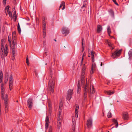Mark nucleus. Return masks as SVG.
<instances>
[{"label": "nucleus", "instance_id": "nucleus-27", "mask_svg": "<svg viewBox=\"0 0 132 132\" xmlns=\"http://www.w3.org/2000/svg\"><path fill=\"white\" fill-rule=\"evenodd\" d=\"M48 106L49 107V112L50 114H51V113L52 112V107L51 105H50V104H48Z\"/></svg>", "mask_w": 132, "mask_h": 132}, {"label": "nucleus", "instance_id": "nucleus-35", "mask_svg": "<svg viewBox=\"0 0 132 132\" xmlns=\"http://www.w3.org/2000/svg\"><path fill=\"white\" fill-rule=\"evenodd\" d=\"M8 78H9V76L8 75H7L6 76V78L5 80H4V82L5 83H6L7 82V81L8 79Z\"/></svg>", "mask_w": 132, "mask_h": 132}, {"label": "nucleus", "instance_id": "nucleus-58", "mask_svg": "<svg viewBox=\"0 0 132 132\" xmlns=\"http://www.w3.org/2000/svg\"><path fill=\"white\" fill-rule=\"evenodd\" d=\"M9 6V8L10 6L9 5L7 6L5 8V10H6L7 9V10H8V7H7Z\"/></svg>", "mask_w": 132, "mask_h": 132}, {"label": "nucleus", "instance_id": "nucleus-53", "mask_svg": "<svg viewBox=\"0 0 132 132\" xmlns=\"http://www.w3.org/2000/svg\"><path fill=\"white\" fill-rule=\"evenodd\" d=\"M4 87L3 86H2V87H1V91H4Z\"/></svg>", "mask_w": 132, "mask_h": 132}, {"label": "nucleus", "instance_id": "nucleus-52", "mask_svg": "<svg viewBox=\"0 0 132 132\" xmlns=\"http://www.w3.org/2000/svg\"><path fill=\"white\" fill-rule=\"evenodd\" d=\"M48 132H52V130L51 127L49 128Z\"/></svg>", "mask_w": 132, "mask_h": 132}, {"label": "nucleus", "instance_id": "nucleus-21", "mask_svg": "<svg viewBox=\"0 0 132 132\" xmlns=\"http://www.w3.org/2000/svg\"><path fill=\"white\" fill-rule=\"evenodd\" d=\"M105 93H107L108 94V95H110L113 94L114 92L113 91H111V90H109L108 91H105Z\"/></svg>", "mask_w": 132, "mask_h": 132}, {"label": "nucleus", "instance_id": "nucleus-62", "mask_svg": "<svg viewBox=\"0 0 132 132\" xmlns=\"http://www.w3.org/2000/svg\"><path fill=\"white\" fill-rule=\"evenodd\" d=\"M61 112H60V111H59V116H60V115H61Z\"/></svg>", "mask_w": 132, "mask_h": 132}, {"label": "nucleus", "instance_id": "nucleus-11", "mask_svg": "<svg viewBox=\"0 0 132 132\" xmlns=\"http://www.w3.org/2000/svg\"><path fill=\"white\" fill-rule=\"evenodd\" d=\"M62 33L63 34H65V36L69 33V30L68 28L65 27H63L62 29Z\"/></svg>", "mask_w": 132, "mask_h": 132}, {"label": "nucleus", "instance_id": "nucleus-63", "mask_svg": "<svg viewBox=\"0 0 132 132\" xmlns=\"http://www.w3.org/2000/svg\"><path fill=\"white\" fill-rule=\"evenodd\" d=\"M83 60H84L83 55H82L81 61H83Z\"/></svg>", "mask_w": 132, "mask_h": 132}, {"label": "nucleus", "instance_id": "nucleus-55", "mask_svg": "<svg viewBox=\"0 0 132 132\" xmlns=\"http://www.w3.org/2000/svg\"><path fill=\"white\" fill-rule=\"evenodd\" d=\"M43 24L45 25V24H46V22H45V20H43Z\"/></svg>", "mask_w": 132, "mask_h": 132}, {"label": "nucleus", "instance_id": "nucleus-42", "mask_svg": "<svg viewBox=\"0 0 132 132\" xmlns=\"http://www.w3.org/2000/svg\"><path fill=\"white\" fill-rule=\"evenodd\" d=\"M15 39H14V40H13L12 42V45L13 44H16V43L15 41Z\"/></svg>", "mask_w": 132, "mask_h": 132}, {"label": "nucleus", "instance_id": "nucleus-8", "mask_svg": "<svg viewBox=\"0 0 132 132\" xmlns=\"http://www.w3.org/2000/svg\"><path fill=\"white\" fill-rule=\"evenodd\" d=\"M75 118L73 117L72 118V132H74L75 130V127L76 126V122L75 121Z\"/></svg>", "mask_w": 132, "mask_h": 132}, {"label": "nucleus", "instance_id": "nucleus-28", "mask_svg": "<svg viewBox=\"0 0 132 132\" xmlns=\"http://www.w3.org/2000/svg\"><path fill=\"white\" fill-rule=\"evenodd\" d=\"M4 91H1V97L2 98H4Z\"/></svg>", "mask_w": 132, "mask_h": 132}, {"label": "nucleus", "instance_id": "nucleus-30", "mask_svg": "<svg viewBox=\"0 0 132 132\" xmlns=\"http://www.w3.org/2000/svg\"><path fill=\"white\" fill-rule=\"evenodd\" d=\"M112 114L110 112H109L107 116L109 118H111V117Z\"/></svg>", "mask_w": 132, "mask_h": 132}, {"label": "nucleus", "instance_id": "nucleus-41", "mask_svg": "<svg viewBox=\"0 0 132 132\" xmlns=\"http://www.w3.org/2000/svg\"><path fill=\"white\" fill-rule=\"evenodd\" d=\"M61 116H59L57 118V121L58 120H61Z\"/></svg>", "mask_w": 132, "mask_h": 132}, {"label": "nucleus", "instance_id": "nucleus-31", "mask_svg": "<svg viewBox=\"0 0 132 132\" xmlns=\"http://www.w3.org/2000/svg\"><path fill=\"white\" fill-rule=\"evenodd\" d=\"M45 122H49L48 117L46 116V117Z\"/></svg>", "mask_w": 132, "mask_h": 132}, {"label": "nucleus", "instance_id": "nucleus-60", "mask_svg": "<svg viewBox=\"0 0 132 132\" xmlns=\"http://www.w3.org/2000/svg\"><path fill=\"white\" fill-rule=\"evenodd\" d=\"M43 20H45V18L44 16H43Z\"/></svg>", "mask_w": 132, "mask_h": 132}, {"label": "nucleus", "instance_id": "nucleus-34", "mask_svg": "<svg viewBox=\"0 0 132 132\" xmlns=\"http://www.w3.org/2000/svg\"><path fill=\"white\" fill-rule=\"evenodd\" d=\"M13 76L12 74H11L10 76V77H9V80H11V81H13Z\"/></svg>", "mask_w": 132, "mask_h": 132}, {"label": "nucleus", "instance_id": "nucleus-6", "mask_svg": "<svg viewBox=\"0 0 132 132\" xmlns=\"http://www.w3.org/2000/svg\"><path fill=\"white\" fill-rule=\"evenodd\" d=\"M73 93L72 90L69 89L68 90L66 95V98L67 100L69 101L71 98Z\"/></svg>", "mask_w": 132, "mask_h": 132}, {"label": "nucleus", "instance_id": "nucleus-18", "mask_svg": "<svg viewBox=\"0 0 132 132\" xmlns=\"http://www.w3.org/2000/svg\"><path fill=\"white\" fill-rule=\"evenodd\" d=\"M128 55H129L128 59L131 60L132 57V50H130L128 53Z\"/></svg>", "mask_w": 132, "mask_h": 132}, {"label": "nucleus", "instance_id": "nucleus-49", "mask_svg": "<svg viewBox=\"0 0 132 132\" xmlns=\"http://www.w3.org/2000/svg\"><path fill=\"white\" fill-rule=\"evenodd\" d=\"M16 44H13L12 45V48H14V49H15V46Z\"/></svg>", "mask_w": 132, "mask_h": 132}, {"label": "nucleus", "instance_id": "nucleus-4", "mask_svg": "<svg viewBox=\"0 0 132 132\" xmlns=\"http://www.w3.org/2000/svg\"><path fill=\"white\" fill-rule=\"evenodd\" d=\"M4 104L5 106V112H7V110L8 109V99L7 94H6L5 96L4 95Z\"/></svg>", "mask_w": 132, "mask_h": 132}, {"label": "nucleus", "instance_id": "nucleus-5", "mask_svg": "<svg viewBox=\"0 0 132 132\" xmlns=\"http://www.w3.org/2000/svg\"><path fill=\"white\" fill-rule=\"evenodd\" d=\"M27 103L28 108L30 110L31 109L33 105V102L32 98H29L27 100Z\"/></svg>", "mask_w": 132, "mask_h": 132}, {"label": "nucleus", "instance_id": "nucleus-36", "mask_svg": "<svg viewBox=\"0 0 132 132\" xmlns=\"http://www.w3.org/2000/svg\"><path fill=\"white\" fill-rule=\"evenodd\" d=\"M107 43H108V45L110 47H112V45H113L112 44L110 43L109 42H108Z\"/></svg>", "mask_w": 132, "mask_h": 132}, {"label": "nucleus", "instance_id": "nucleus-59", "mask_svg": "<svg viewBox=\"0 0 132 132\" xmlns=\"http://www.w3.org/2000/svg\"><path fill=\"white\" fill-rule=\"evenodd\" d=\"M9 86V88H10V90H11L12 88V86Z\"/></svg>", "mask_w": 132, "mask_h": 132}, {"label": "nucleus", "instance_id": "nucleus-51", "mask_svg": "<svg viewBox=\"0 0 132 132\" xmlns=\"http://www.w3.org/2000/svg\"><path fill=\"white\" fill-rule=\"evenodd\" d=\"M110 11L111 12V13L112 14H114V12L113 11H112V10L111 9H110Z\"/></svg>", "mask_w": 132, "mask_h": 132}, {"label": "nucleus", "instance_id": "nucleus-26", "mask_svg": "<svg viewBox=\"0 0 132 132\" xmlns=\"http://www.w3.org/2000/svg\"><path fill=\"white\" fill-rule=\"evenodd\" d=\"M13 81H11L10 80H9V86H13Z\"/></svg>", "mask_w": 132, "mask_h": 132}, {"label": "nucleus", "instance_id": "nucleus-1", "mask_svg": "<svg viewBox=\"0 0 132 132\" xmlns=\"http://www.w3.org/2000/svg\"><path fill=\"white\" fill-rule=\"evenodd\" d=\"M85 64L83 65L82 69L81 77V83L82 86L84 88V97L85 100L87 97V89L88 87V84L87 83V80H86V84H85Z\"/></svg>", "mask_w": 132, "mask_h": 132}, {"label": "nucleus", "instance_id": "nucleus-46", "mask_svg": "<svg viewBox=\"0 0 132 132\" xmlns=\"http://www.w3.org/2000/svg\"><path fill=\"white\" fill-rule=\"evenodd\" d=\"M82 52L84 51V47L83 46V44L82 43Z\"/></svg>", "mask_w": 132, "mask_h": 132}, {"label": "nucleus", "instance_id": "nucleus-17", "mask_svg": "<svg viewBox=\"0 0 132 132\" xmlns=\"http://www.w3.org/2000/svg\"><path fill=\"white\" fill-rule=\"evenodd\" d=\"M81 90L80 84V81L79 80L78 81V90L77 93H79V92Z\"/></svg>", "mask_w": 132, "mask_h": 132}, {"label": "nucleus", "instance_id": "nucleus-12", "mask_svg": "<svg viewBox=\"0 0 132 132\" xmlns=\"http://www.w3.org/2000/svg\"><path fill=\"white\" fill-rule=\"evenodd\" d=\"M123 118L124 120H127L128 118V115L127 112L123 113Z\"/></svg>", "mask_w": 132, "mask_h": 132}, {"label": "nucleus", "instance_id": "nucleus-40", "mask_svg": "<svg viewBox=\"0 0 132 132\" xmlns=\"http://www.w3.org/2000/svg\"><path fill=\"white\" fill-rule=\"evenodd\" d=\"M43 30H46V24L45 25L43 24Z\"/></svg>", "mask_w": 132, "mask_h": 132}, {"label": "nucleus", "instance_id": "nucleus-25", "mask_svg": "<svg viewBox=\"0 0 132 132\" xmlns=\"http://www.w3.org/2000/svg\"><path fill=\"white\" fill-rule=\"evenodd\" d=\"M15 49L14 48H12V55H13V56H14V55H15Z\"/></svg>", "mask_w": 132, "mask_h": 132}, {"label": "nucleus", "instance_id": "nucleus-38", "mask_svg": "<svg viewBox=\"0 0 132 132\" xmlns=\"http://www.w3.org/2000/svg\"><path fill=\"white\" fill-rule=\"evenodd\" d=\"M13 15H16V11H15V8L13 9Z\"/></svg>", "mask_w": 132, "mask_h": 132}, {"label": "nucleus", "instance_id": "nucleus-64", "mask_svg": "<svg viewBox=\"0 0 132 132\" xmlns=\"http://www.w3.org/2000/svg\"><path fill=\"white\" fill-rule=\"evenodd\" d=\"M84 40V38H82V43H83V40Z\"/></svg>", "mask_w": 132, "mask_h": 132}, {"label": "nucleus", "instance_id": "nucleus-56", "mask_svg": "<svg viewBox=\"0 0 132 132\" xmlns=\"http://www.w3.org/2000/svg\"><path fill=\"white\" fill-rule=\"evenodd\" d=\"M12 60H14L15 59V55H14V56H13V55H12Z\"/></svg>", "mask_w": 132, "mask_h": 132}, {"label": "nucleus", "instance_id": "nucleus-57", "mask_svg": "<svg viewBox=\"0 0 132 132\" xmlns=\"http://www.w3.org/2000/svg\"><path fill=\"white\" fill-rule=\"evenodd\" d=\"M88 56L89 57H90V53H89V51H88Z\"/></svg>", "mask_w": 132, "mask_h": 132}, {"label": "nucleus", "instance_id": "nucleus-61", "mask_svg": "<svg viewBox=\"0 0 132 132\" xmlns=\"http://www.w3.org/2000/svg\"><path fill=\"white\" fill-rule=\"evenodd\" d=\"M35 75L36 76H37V72H36V71H35Z\"/></svg>", "mask_w": 132, "mask_h": 132}, {"label": "nucleus", "instance_id": "nucleus-15", "mask_svg": "<svg viewBox=\"0 0 132 132\" xmlns=\"http://www.w3.org/2000/svg\"><path fill=\"white\" fill-rule=\"evenodd\" d=\"M95 54V52L93 50L91 51V55L92 56V60L93 62H94V54Z\"/></svg>", "mask_w": 132, "mask_h": 132}, {"label": "nucleus", "instance_id": "nucleus-13", "mask_svg": "<svg viewBox=\"0 0 132 132\" xmlns=\"http://www.w3.org/2000/svg\"><path fill=\"white\" fill-rule=\"evenodd\" d=\"M96 67L95 65L92 64L91 69L90 71V73L91 74H92L94 73V71Z\"/></svg>", "mask_w": 132, "mask_h": 132}, {"label": "nucleus", "instance_id": "nucleus-43", "mask_svg": "<svg viewBox=\"0 0 132 132\" xmlns=\"http://www.w3.org/2000/svg\"><path fill=\"white\" fill-rule=\"evenodd\" d=\"M14 18V21H16V18H17V16L16 15H13Z\"/></svg>", "mask_w": 132, "mask_h": 132}, {"label": "nucleus", "instance_id": "nucleus-54", "mask_svg": "<svg viewBox=\"0 0 132 132\" xmlns=\"http://www.w3.org/2000/svg\"><path fill=\"white\" fill-rule=\"evenodd\" d=\"M6 0H3V2L4 4H6Z\"/></svg>", "mask_w": 132, "mask_h": 132}, {"label": "nucleus", "instance_id": "nucleus-50", "mask_svg": "<svg viewBox=\"0 0 132 132\" xmlns=\"http://www.w3.org/2000/svg\"><path fill=\"white\" fill-rule=\"evenodd\" d=\"M61 120L57 121L58 124L61 125Z\"/></svg>", "mask_w": 132, "mask_h": 132}, {"label": "nucleus", "instance_id": "nucleus-22", "mask_svg": "<svg viewBox=\"0 0 132 132\" xmlns=\"http://www.w3.org/2000/svg\"><path fill=\"white\" fill-rule=\"evenodd\" d=\"M107 32L109 36H110V34L111 33V29L109 26H108L107 28Z\"/></svg>", "mask_w": 132, "mask_h": 132}, {"label": "nucleus", "instance_id": "nucleus-14", "mask_svg": "<svg viewBox=\"0 0 132 132\" xmlns=\"http://www.w3.org/2000/svg\"><path fill=\"white\" fill-rule=\"evenodd\" d=\"M62 6H63V8H62V9L63 10H64L65 8V2H64L62 1V2L60 4V6L59 8V10H60V8L62 7Z\"/></svg>", "mask_w": 132, "mask_h": 132}, {"label": "nucleus", "instance_id": "nucleus-19", "mask_svg": "<svg viewBox=\"0 0 132 132\" xmlns=\"http://www.w3.org/2000/svg\"><path fill=\"white\" fill-rule=\"evenodd\" d=\"M112 121L113 122L114 124L116 125L115 127L116 128H117L118 126V123L117 121L115 119H112Z\"/></svg>", "mask_w": 132, "mask_h": 132}, {"label": "nucleus", "instance_id": "nucleus-44", "mask_svg": "<svg viewBox=\"0 0 132 132\" xmlns=\"http://www.w3.org/2000/svg\"><path fill=\"white\" fill-rule=\"evenodd\" d=\"M8 40L9 42L10 43V45L11 46V39H10L9 38V36H8Z\"/></svg>", "mask_w": 132, "mask_h": 132}, {"label": "nucleus", "instance_id": "nucleus-32", "mask_svg": "<svg viewBox=\"0 0 132 132\" xmlns=\"http://www.w3.org/2000/svg\"><path fill=\"white\" fill-rule=\"evenodd\" d=\"M26 62L28 65H29V60L28 59V56H27V57H26Z\"/></svg>", "mask_w": 132, "mask_h": 132}, {"label": "nucleus", "instance_id": "nucleus-2", "mask_svg": "<svg viewBox=\"0 0 132 132\" xmlns=\"http://www.w3.org/2000/svg\"><path fill=\"white\" fill-rule=\"evenodd\" d=\"M3 43V39H2L1 41V54L2 59L3 60L4 59V57L6 56L7 55L8 51V49L7 47V44H6L5 45L4 50H3L4 48Z\"/></svg>", "mask_w": 132, "mask_h": 132}, {"label": "nucleus", "instance_id": "nucleus-29", "mask_svg": "<svg viewBox=\"0 0 132 132\" xmlns=\"http://www.w3.org/2000/svg\"><path fill=\"white\" fill-rule=\"evenodd\" d=\"M12 38L13 39V37L15 38L16 35V32L15 31H14L12 32Z\"/></svg>", "mask_w": 132, "mask_h": 132}, {"label": "nucleus", "instance_id": "nucleus-48", "mask_svg": "<svg viewBox=\"0 0 132 132\" xmlns=\"http://www.w3.org/2000/svg\"><path fill=\"white\" fill-rule=\"evenodd\" d=\"M92 88H93V90H92V93H91V92L90 91V93H92V94H93L95 93L94 88L93 86Z\"/></svg>", "mask_w": 132, "mask_h": 132}, {"label": "nucleus", "instance_id": "nucleus-37", "mask_svg": "<svg viewBox=\"0 0 132 132\" xmlns=\"http://www.w3.org/2000/svg\"><path fill=\"white\" fill-rule=\"evenodd\" d=\"M49 123V122H46L45 128L47 129L48 128V123Z\"/></svg>", "mask_w": 132, "mask_h": 132}, {"label": "nucleus", "instance_id": "nucleus-23", "mask_svg": "<svg viewBox=\"0 0 132 132\" xmlns=\"http://www.w3.org/2000/svg\"><path fill=\"white\" fill-rule=\"evenodd\" d=\"M17 29L18 33L19 34H20L21 32V29L20 27L19 23H18V25L17 26Z\"/></svg>", "mask_w": 132, "mask_h": 132}, {"label": "nucleus", "instance_id": "nucleus-47", "mask_svg": "<svg viewBox=\"0 0 132 132\" xmlns=\"http://www.w3.org/2000/svg\"><path fill=\"white\" fill-rule=\"evenodd\" d=\"M85 6L84 4L83 6L81 7V9L83 10V11H84L85 9Z\"/></svg>", "mask_w": 132, "mask_h": 132}, {"label": "nucleus", "instance_id": "nucleus-45", "mask_svg": "<svg viewBox=\"0 0 132 132\" xmlns=\"http://www.w3.org/2000/svg\"><path fill=\"white\" fill-rule=\"evenodd\" d=\"M61 127V125L58 124L57 125V129H60Z\"/></svg>", "mask_w": 132, "mask_h": 132}, {"label": "nucleus", "instance_id": "nucleus-9", "mask_svg": "<svg viewBox=\"0 0 132 132\" xmlns=\"http://www.w3.org/2000/svg\"><path fill=\"white\" fill-rule=\"evenodd\" d=\"M75 117L77 118L78 116V110L79 109V105L77 104L75 105Z\"/></svg>", "mask_w": 132, "mask_h": 132}, {"label": "nucleus", "instance_id": "nucleus-3", "mask_svg": "<svg viewBox=\"0 0 132 132\" xmlns=\"http://www.w3.org/2000/svg\"><path fill=\"white\" fill-rule=\"evenodd\" d=\"M54 78H52L51 76V79H50L48 82L47 90L48 92L51 94L53 93L54 91Z\"/></svg>", "mask_w": 132, "mask_h": 132}, {"label": "nucleus", "instance_id": "nucleus-33", "mask_svg": "<svg viewBox=\"0 0 132 132\" xmlns=\"http://www.w3.org/2000/svg\"><path fill=\"white\" fill-rule=\"evenodd\" d=\"M44 31L43 32V37L44 38L45 37V35L46 34V30H43Z\"/></svg>", "mask_w": 132, "mask_h": 132}, {"label": "nucleus", "instance_id": "nucleus-24", "mask_svg": "<svg viewBox=\"0 0 132 132\" xmlns=\"http://www.w3.org/2000/svg\"><path fill=\"white\" fill-rule=\"evenodd\" d=\"M3 79V73L2 72L0 71V83L2 81Z\"/></svg>", "mask_w": 132, "mask_h": 132}, {"label": "nucleus", "instance_id": "nucleus-10", "mask_svg": "<svg viewBox=\"0 0 132 132\" xmlns=\"http://www.w3.org/2000/svg\"><path fill=\"white\" fill-rule=\"evenodd\" d=\"M92 120L90 118L87 120V124L88 127H90L92 125Z\"/></svg>", "mask_w": 132, "mask_h": 132}, {"label": "nucleus", "instance_id": "nucleus-7", "mask_svg": "<svg viewBox=\"0 0 132 132\" xmlns=\"http://www.w3.org/2000/svg\"><path fill=\"white\" fill-rule=\"evenodd\" d=\"M121 50H120L118 51H115L114 53L112 54V56L113 59H114L116 56L118 57L121 53Z\"/></svg>", "mask_w": 132, "mask_h": 132}, {"label": "nucleus", "instance_id": "nucleus-16", "mask_svg": "<svg viewBox=\"0 0 132 132\" xmlns=\"http://www.w3.org/2000/svg\"><path fill=\"white\" fill-rule=\"evenodd\" d=\"M102 27L100 25H98L97 26V32L99 33L102 30Z\"/></svg>", "mask_w": 132, "mask_h": 132}, {"label": "nucleus", "instance_id": "nucleus-20", "mask_svg": "<svg viewBox=\"0 0 132 132\" xmlns=\"http://www.w3.org/2000/svg\"><path fill=\"white\" fill-rule=\"evenodd\" d=\"M7 7H8V10H7V12L8 13V14L9 16L12 18V13L11 11H9V6H8Z\"/></svg>", "mask_w": 132, "mask_h": 132}, {"label": "nucleus", "instance_id": "nucleus-39", "mask_svg": "<svg viewBox=\"0 0 132 132\" xmlns=\"http://www.w3.org/2000/svg\"><path fill=\"white\" fill-rule=\"evenodd\" d=\"M112 1L117 6H118L119 5L118 3L117 2L116 0H112Z\"/></svg>", "mask_w": 132, "mask_h": 132}]
</instances>
